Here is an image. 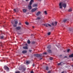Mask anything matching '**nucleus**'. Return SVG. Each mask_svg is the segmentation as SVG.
Here are the masks:
<instances>
[{
	"label": "nucleus",
	"mask_w": 73,
	"mask_h": 73,
	"mask_svg": "<svg viewBox=\"0 0 73 73\" xmlns=\"http://www.w3.org/2000/svg\"><path fill=\"white\" fill-rule=\"evenodd\" d=\"M51 48V46H48L47 47V48L48 49H50Z\"/></svg>",
	"instance_id": "obj_22"
},
{
	"label": "nucleus",
	"mask_w": 73,
	"mask_h": 73,
	"mask_svg": "<svg viewBox=\"0 0 73 73\" xmlns=\"http://www.w3.org/2000/svg\"><path fill=\"white\" fill-rule=\"evenodd\" d=\"M13 11H14V12H17V11L16 10V9H14Z\"/></svg>",
	"instance_id": "obj_29"
},
{
	"label": "nucleus",
	"mask_w": 73,
	"mask_h": 73,
	"mask_svg": "<svg viewBox=\"0 0 73 73\" xmlns=\"http://www.w3.org/2000/svg\"><path fill=\"white\" fill-rule=\"evenodd\" d=\"M64 64V63H63L62 62H61L60 63H58L57 64V65L58 66H59L60 65H63Z\"/></svg>",
	"instance_id": "obj_9"
},
{
	"label": "nucleus",
	"mask_w": 73,
	"mask_h": 73,
	"mask_svg": "<svg viewBox=\"0 0 73 73\" xmlns=\"http://www.w3.org/2000/svg\"><path fill=\"white\" fill-rule=\"evenodd\" d=\"M29 0H26V1H29Z\"/></svg>",
	"instance_id": "obj_44"
},
{
	"label": "nucleus",
	"mask_w": 73,
	"mask_h": 73,
	"mask_svg": "<svg viewBox=\"0 0 73 73\" xmlns=\"http://www.w3.org/2000/svg\"><path fill=\"white\" fill-rule=\"evenodd\" d=\"M31 5H31V4H29V5L28 6V8L30 10H31V9H32V6H31Z\"/></svg>",
	"instance_id": "obj_6"
},
{
	"label": "nucleus",
	"mask_w": 73,
	"mask_h": 73,
	"mask_svg": "<svg viewBox=\"0 0 73 73\" xmlns=\"http://www.w3.org/2000/svg\"><path fill=\"white\" fill-rule=\"evenodd\" d=\"M18 23V22H17V21H15V24H17Z\"/></svg>",
	"instance_id": "obj_24"
},
{
	"label": "nucleus",
	"mask_w": 73,
	"mask_h": 73,
	"mask_svg": "<svg viewBox=\"0 0 73 73\" xmlns=\"http://www.w3.org/2000/svg\"><path fill=\"white\" fill-rule=\"evenodd\" d=\"M57 24V22L55 21V22H53L51 23V25H52V26H56Z\"/></svg>",
	"instance_id": "obj_2"
},
{
	"label": "nucleus",
	"mask_w": 73,
	"mask_h": 73,
	"mask_svg": "<svg viewBox=\"0 0 73 73\" xmlns=\"http://www.w3.org/2000/svg\"><path fill=\"white\" fill-rule=\"evenodd\" d=\"M69 51H70V49H69L68 50L67 52H69Z\"/></svg>",
	"instance_id": "obj_37"
},
{
	"label": "nucleus",
	"mask_w": 73,
	"mask_h": 73,
	"mask_svg": "<svg viewBox=\"0 0 73 73\" xmlns=\"http://www.w3.org/2000/svg\"><path fill=\"white\" fill-rule=\"evenodd\" d=\"M20 71H16L15 72V73H20Z\"/></svg>",
	"instance_id": "obj_32"
},
{
	"label": "nucleus",
	"mask_w": 73,
	"mask_h": 73,
	"mask_svg": "<svg viewBox=\"0 0 73 73\" xmlns=\"http://www.w3.org/2000/svg\"><path fill=\"white\" fill-rule=\"evenodd\" d=\"M40 19H41V17H38L36 19V20H40Z\"/></svg>",
	"instance_id": "obj_23"
},
{
	"label": "nucleus",
	"mask_w": 73,
	"mask_h": 73,
	"mask_svg": "<svg viewBox=\"0 0 73 73\" xmlns=\"http://www.w3.org/2000/svg\"><path fill=\"white\" fill-rule=\"evenodd\" d=\"M35 56H36V57H37L38 58L41 57V55H40V54H35Z\"/></svg>",
	"instance_id": "obj_7"
},
{
	"label": "nucleus",
	"mask_w": 73,
	"mask_h": 73,
	"mask_svg": "<svg viewBox=\"0 0 73 73\" xmlns=\"http://www.w3.org/2000/svg\"><path fill=\"white\" fill-rule=\"evenodd\" d=\"M37 9V7L34 8L31 10V12H34L36 11Z\"/></svg>",
	"instance_id": "obj_4"
},
{
	"label": "nucleus",
	"mask_w": 73,
	"mask_h": 73,
	"mask_svg": "<svg viewBox=\"0 0 73 73\" xmlns=\"http://www.w3.org/2000/svg\"><path fill=\"white\" fill-rule=\"evenodd\" d=\"M48 35H50V32H49L48 33Z\"/></svg>",
	"instance_id": "obj_35"
},
{
	"label": "nucleus",
	"mask_w": 73,
	"mask_h": 73,
	"mask_svg": "<svg viewBox=\"0 0 73 73\" xmlns=\"http://www.w3.org/2000/svg\"><path fill=\"white\" fill-rule=\"evenodd\" d=\"M72 66L73 67V64L72 65Z\"/></svg>",
	"instance_id": "obj_51"
},
{
	"label": "nucleus",
	"mask_w": 73,
	"mask_h": 73,
	"mask_svg": "<svg viewBox=\"0 0 73 73\" xmlns=\"http://www.w3.org/2000/svg\"><path fill=\"white\" fill-rule=\"evenodd\" d=\"M19 24H20V25L21 24V23H19Z\"/></svg>",
	"instance_id": "obj_50"
},
{
	"label": "nucleus",
	"mask_w": 73,
	"mask_h": 73,
	"mask_svg": "<svg viewBox=\"0 0 73 73\" xmlns=\"http://www.w3.org/2000/svg\"><path fill=\"white\" fill-rule=\"evenodd\" d=\"M62 6L64 8H66V4L65 3H64L62 2H60L59 3V8L60 9L62 8Z\"/></svg>",
	"instance_id": "obj_1"
},
{
	"label": "nucleus",
	"mask_w": 73,
	"mask_h": 73,
	"mask_svg": "<svg viewBox=\"0 0 73 73\" xmlns=\"http://www.w3.org/2000/svg\"><path fill=\"white\" fill-rule=\"evenodd\" d=\"M44 13L46 15H47V12H46V11H44Z\"/></svg>",
	"instance_id": "obj_28"
},
{
	"label": "nucleus",
	"mask_w": 73,
	"mask_h": 73,
	"mask_svg": "<svg viewBox=\"0 0 73 73\" xmlns=\"http://www.w3.org/2000/svg\"><path fill=\"white\" fill-rule=\"evenodd\" d=\"M47 73H50V71H49Z\"/></svg>",
	"instance_id": "obj_40"
},
{
	"label": "nucleus",
	"mask_w": 73,
	"mask_h": 73,
	"mask_svg": "<svg viewBox=\"0 0 73 73\" xmlns=\"http://www.w3.org/2000/svg\"><path fill=\"white\" fill-rule=\"evenodd\" d=\"M26 46H28V44H26Z\"/></svg>",
	"instance_id": "obj_45"
},
{
	"label": "nucleus",
	"mask_w": 73,
	"mask_h": 73,
	"mask_svg": "<svg viewBox=\"0 0 73 73\" xmlns=\"http://www.w3.org/2000/svg\"><path fill=\"white\" fill-rule=\"evenodd\" d=\"M31 73H34V72H33V71H32L31 72Z\"/></svg>",
	"instance_id": "obj_38"
},
{
	"label": "nucleus",
	"mask_w": 73,
	"mask_h": 73,
	"mask_svg": "<svg viewBox=\"0 0 73 73\" xmlns=\"http://www.w3.org/2000/svg\"><path fill=\"white\" fill-rule=\"evenodd\" d=\"M35 66V65L34 64L33 65V66Z\"/></svg>",
	"instance_id": "obj_42"
},
{
	"label": "nucleus",
	"mask_w": 73,
	"mask_h": 73,
	"mask_svg": "<svg viewBox=\"0 0 73 73\" xmlns=\"http://www.w3.org/2000/svg\"><path fill=\"white\" fill-rule=\"evenodd\" d=\"M13 26L14 27H16V26H17V25H13Z\"/></svg>",
	"instance_id": "obj_36"
},
{
	"label": "nucleus",
	"mask_w": 73,
	"mask_h": 73,
	"mask_svg": "<svg viewBox=\"0 0 73 73\" xmlns=\"http://www.w3.org/2000/svg\"><path fill=\"white\" fill-rule=\"evenodd\" d=\"M33 28H35V27L34 26H33Z\"/></svg>",
	"instance_id": "obj_48"
},
{
	"label": "nucleus",
	"mask_w": 73,
	"mask_h": 73,
	"mask_svg": "<svg viewBox=\"0 0 73 73\" xmlns=\"http://www.w3.org/2000/svg\"><path fill=\"white\" fill-rule=\"evenodd\" d=\"M21 28L20 27H18L16 28V29H17L18 30H19V29H20Z\"/></svg>",
	"instance_id": "obj_14"
},
{
	"label": "nucleus",
	"mask_w": 73,
	"mask_h": 73,
	"mask_svg": "<svg viewBox=\"0 0 73 73\" xmlns=\"http://www.w3.org/2000/svg\"><path fill=\"white\" fill-rule=\"evenodd\" d=\"M29 52H32V50H29Z\"/></svg>",
	"instance_id": "obj_41"
},
{
	"label": "nucleus",
	"mask_w": 73,
	"mask_h": 73,
	"mask_svg": "<svg viewBox=\"0 0 73 73\" xmlns=\"http://www.w3.org/2000/svg\"><path fill=\"white\" fill-rule=\"evenodd\" d=\"M22 69H23V68H22V67H20L19 68V70H21Z\"/></svg>",
	"instance_id": "obj_33"
},
{
	"label": "nucleus",
	"mask_w": 73,
	"mask_h": 73,
	"mask_svg": "<svg viewBox=\"0 0 73 73\" xmlns=\"http://www.w3.org/2000/svg\"><path fill=\"white\" fill-rule=\"evenodd\" d=\"M68 29L69 31H71V28L70 27H69L68 28Z\"/></svg>",
	"instance_id": "obj_19"
},
{
	"label": "nucleus",
	"mask_w": 73,
	"mask_h": 73,
	"mask_svg": "<svg viewBox=\"0 0 73 73\" xmlns=\"http://www.w3.org/2000/svg\"><path fill=\"white\" fill-rule=\"evenodd\" d=\"M46 70H48L49 69V68L47 66L46 68Z\"/></svg>",
	"instance_id": "obj_25"
},
{
	"label": "nucleus",
	"mask_w": 73,
	"mask_h": 73,
	"mask_svg": "<svg viewBox=\"0 0 73 73\" xmlns=\"http://www.w3.org/2000/svg\"><path fill=\"white\" fill-rule=\"evenodd\" d=\"M35 42H32V44H34Z\"/></svg>",
	"instance_id": "obj_43"
},
{
	"label": "nucleus",
	"mask_w": 73,
	"mask_h": 73,
	"mask_svg": "<svg viewBox=\"0 0 73 73\" xmlns=\"http://www.w3.org/2000/svg\"><path fill=\"white\" fill-rule=\"evenodd\" d=\"M65 57H66V56H65Z\"/></svg>",
	"instance_id": "obj_52"
},
{
	"label": "nucleus",
	"mask_w": 73,
	"mask_h": 73,
	"mask_svg": "<svg viewBox=\"0 0 73 73\" xmlns=\"http://www.w3.org/2000/svg\"><path fill=\"white\" fill-rule=\"evenodd\" d=\"M27 42V43H28L29 44H30L31 43V42H30V40H28Z\"/></svg>",
	"instance_id": "obj_21"
},
{
	"label": "nucleus",
	"mask_w": 73,
	"mask_h": 73,
	"mask_svg": "<svg viewBox=\"0 0 73 73\" xmlns=\"http://www.w3.org/2000/svg\"><path fill=\"white\" fill-rule=\"evenodd\" d=\"M40 14H41V12L38 11L36 13V16H38L39 15H40Z\"/></svg>",
	"instance_id": "obj_8"
},
{
	"label": "nucleus",
	"mask_w": 73,
	"mask_h": 73,
	"mask_svg": "<svg viewBox=\"0 0 73 73\" xmlns=\"http://www.w3.org/2000/svg\"><path fill=\"white\" fill-rule=\"evenodd\" d=\"M30 63V62L29 61H27L26 62V63L27 64H29Z\"/></svg>",
	"instance_id": "obj_27"
},
{
	"label": "nucleus",
	"mask_w": 73,
	"mask_h": 73,
	"mask_svg": "<svg viewBox=\"0 0 73 73\" xmlns=\"http://www.w3.org/2000/svg\"><path fill=\"white\" fill-rule=\"evenodd\" d=\"M64 73V72L63 71L62 72H61V73Z\"/></svg>",
	"instance_id": "obj_47"
},
{
	"label": "nucleus",
	"mask_w": 73,
	"mask_h": 73,
	"mask_svg": "<svg viewBox=\"0 0 73 73\" xmlns=\"http://www.w3.org/2000/svg\"><path fill=\"white\" fill-rule=\"evenodd\" d=\"M43 25H44V26H46V27H48H48H52V25L49 24V23H46L45 24H44Z\"/></svg>",
	"instance_id": "obj_3"
},
{
	"label": "nucleus",
	"mask_w": 73,
	"mask_h": 73,
	"mask_svg": "<svg viewBox=\"0 0 73 73\" xmlns=\"http://www.w3.org/2000/svg\"><path fill=\"white\" fill-rule=\"evenodd\" d=\"M23 12L25 13V12H26L27 11V9H23Z\"/></svg>",
	"instance_id": "obj_13"
},
{
	"label": "nucleus",
	"mask_w": 73,
	"mask_h": 73,
	"mask_svg": "<svg viewBox=\"0 0 73 73\" xmlns=\"http://www.w3.org/2000/svg\"><path fill=\"white\" fill-rule=\"evenodd\" d=\"M38 1H41L42 0H38Z\"/></svg>",
	"instance_id": "obj_46"
},
{
	"label": "nucleus",
	"mask_w": 73,
	"mask_h": 73,
	"mask_svg": "<svg viewBox=\"0 0 73 73\" xmlns=\"http://www.w3.org/2000/svg\"><path fill=\"white\" fill-rule=\"evenodd\" d=\"M69 57L70 58H72V57H73V54L69 56Z\"/></svg>",
	"instance_id": "obj_16"
},
{
	"label": "nucleus",
	"mask_w": 73,
	"mask_h": 73,
	"mask_svg": "<svg viewBox=\"0 0 73 73\" xmlns=\"http://www.w3.org/2000/svg\"><path fill=\"white\" fill-rule=\"evenodd\" d=\"M33 7H37V4H34L33 5Z\"/></svg>",
	"instance_id": "obj_10"
},
{
	"label": "nucleus",
	"mask_w": 73,
	"mask_h": 73,
	"mask_svg": "<svg viewBox=\"0 0 73 73\" xmlns=\"http://www.w3.org/2000/svg\"><path fill=\"white\" fill-rule=\"evenodd\" d=\"M4 69L6 70H7V72H8L9 70V68L7 66H4Z\"/></svg>",
	"instance_id": "obj_5"
},
{
	"label": "nucleus",
	"mask_w": 73,
	"mask_h": 73,
	"mask_svg": "<svg viewBox=\"0 0 73 73\" xmlns=\"http://www.w3.org/2000/svg\"><path fill=\"white\" fill-rule=\"evenodd\" d=\"M47 52H48L49 53H52V51L51 50H50V49H48L47 50Z\"/></svg>",
	"instance_id": "obj_12"
},
{
	"label": "nucleus",
	"mask_w": 73,
	"mask_h": 73,
	"mask_svg": "<svg viewBox=\"0 0 73 73\" xmlns=\"http://www.w3.org/2000/svg\"><path fill=\"white\" fill-rule=\"evenodd\" d=\"M27 52L26 50H24L22 51L23 53H26Z\"/></svg>",
	"instance_id": "obj_17"
},
{
	"label": "nucleus",
	"mask_w": 73,
	"mask_h": 73,
	"mask_svg": "<svg viewBox=\"0 0 73 73\" xmlns=\"http://www.w3.org/2000/svg\"><path fill=\"white\" fill-rule=\"evenodd\" d=\"M3 38H4V36H1V39H2Z\"/></svg>",
	"instance_id": "obj_26"
},
{
	"label": "nucleus",
	"mask_w": 73,
	"mask_h": 73,
	"mask_svg": "<svg viewBox=\"0 0 73 73\" xmlns=\"http://www.w3.org/2000/svg\"><path fill=\"white\" fill-rule=\"evenodd\" d=\"M68 19H65L64 20H63V22H64V23H65V22H66V21H68Z\"/></svg>",
	"instance_id": "obj_20"
},
{
	"label": "nucleus",
	"mask_w": 73,
	"mask_h": 73,
	"mask_svg": "<svg viewBox=\"0 0 73 73\" xmlns=\"http://www.w3.org/2000/svg\"><path fill=\"white\" fill-rule=\"evenodd\" d=\"M23 48L24 49H28V47L27 46H24L23 47Z\"/></svg>",
	"instance_id": "obj_15"
},
{
	"label": "nucleus",
	"mask_w": 73,
	"mask_h": 73,
	"mask_svg": "<svg viewBox=\"0 0 73 73\" xmlns=\"http://www.w3.org/2000/svg\"><path fill=\"white\" fill-rule=\"evenodd\" d=\"M13 21H11V24H13Z\"/></svg>",
	"instance_id": "obj_34"
},
{
	"label": "nucleus",
	"mask_w": 73,
	"mask_h": 73,
	"mask_svg": "<svg viewBox=\"0 0 73 73\" xmlns=\"http://www.w3.org/2000/svg\"><path fill=\"white\" fill-rule=\"evenodd\" d=\"M44 54H46V52H44L43 53Z\"/></svg>",
	"instance_id": "obj_39"
},
{
	"label": "nucleus",
	"mask_w": 73,
	"mask_h": 73,
	"mask_svg": "<svg viewBox=\"0 0 73 73\" xmlns=\"http://www.w3.org/2000/svg\"><path fill=\"white\" fill-rule=\"evenodd\" d=\"M42 58H40V60H42Z\"/></svg>",
	"instance_id": "obj_49"
},
{
	"label": "nucleus",
	"mask_w": 73,
	"mask_h": 73,
	"mask_svg": "<svg viewBox=\"0 0 73 73\" xmlns=\"http://www.w3.org/2000/svg\"><path fill=\"white\" fill-rule=\"evenodd\" d=\"M69 12H72V8H70L68 10Z\"/></svg>",
	"instance_id": "obj_18"
},
{
	"label": "nucleus",
	"mask_w": 73,
	"mask_h": 73,
	"mask_svg": "<svg viewBox=\"0 0 73 73\" xmlns=\"http://www.w3.org/2000/svg\"><path fill=\"white\" fill-rule=\"evenodd\" d=\"M33 2V0H31L29 3V4H30V5H32V4Z\"/></svg>",
	"instance_id": "obj_11"
},
{
	"label": "nucleus",
	"mask_w": 73,
	"mask_h": 73,
	"mask_svg": "<svg viewBox=\"0 0 73 73\" xmlns=\"http://www.w3.org/2000/svg\"><path fill=\"white\" fill-rule=\"evenodd\" d=\"M25 24H26V25H28V24H29L28 22H25Z\"/></svg>",
	"instance_id": "obj_30"
},
{
	"label": "nucleus",
	"mask_w": 73,
	"mask_h": 73,
	"mask_svg": "<svg viewBox=\"0 0 73 73\" xmlns=\"http://www.w3.org/2000/svg\"><path fill=\"white\" fill-rule=\"evenodd\" d=\"M50 60H53V58L51 57L50 58Z\"/></svg>",
	"instance_id": "obj_31"
}]
</instances>
